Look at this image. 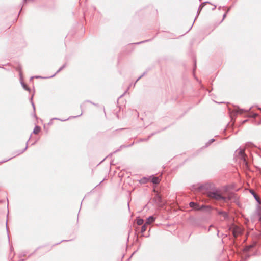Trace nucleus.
<instances>
[{
	"instance_id": "nucleus-1",
	"label": "nucleus",
	"mask_w": 261,
	"mask_h": 261,
	"mask_svg": "<svg viewBox=\"0 0 261 261\" xmlns=\"http://www.w3.org/2000/svg\"><path fill=\"white\" fill-rule=\"evenodd\" d=\"M207 196L211 198L216 200H223L226 201L227 198L222 196L221 194V191L218 189H214L207 192Z\"/></svg>"
},
{
	"instance_id": "nucleus-9",
	"label": "nucleus",
	"mask_w": 261,
	"mask_h": 261,
	"mask_svg": "<svg viewBox=\"0 0 261 261\" xmlns=\"http://www.w3.org/2000/svg\"><path fill=\"white\" fill-rule=\"evenodd\" d=\"M251 193L253 195V197L255 199V200L259 203H260V201L259 200V198L258 196L255 194V193L253 191H250Z\"/></svg>"
},
{
	"instance_id": "nucleus-25",
	"label": "nucleus",
	"mask_w": 261,
	"mask_h": 261,
	"mask_svg": "<svg viewBox=\"0 0 261 261\" xmlns=\"http://www.w3.org/2000/svg\"><path fill=\"white\" fill-rule=\"evenodd\" d=\"M226 13H225V14L223 15V18H224L226 17Z\"/></svg>"
},
{
	"instance_id": "nucleus-19",
	"label": "nucleus",
	"mask_w": 261,
	"mask_h": 261,
	"mask_svg": "<svg viewBox=\"0 0 261 261\" xmlns=\"http://www.w3.org/2000/svg\"><path fill=\"white\" fill-rule=\"evenodd\" d=\"M257 115H258V114H256V113H254V114L252 115V117L253 118H256V117H257Z\"/></svg>"
},
{
	"instance_id": "nucleus-15",
	"label": "nucleus",
	"mask_w": 261,
	"mask_h": 261,
	"mask_svg": "<svg viewBox=\"0 0 261 261\" xmlns=\"http://www.w3.org/2000/svg\"><path fill=\"white\" fill-rule=\"evenodd\" d=\"M215 141V139H211L209 140V141L206 143V145H210L212 143H213V142Z\"/></svg>"
},
{
	"instance_id": "nucleus-26",
	"label": "nucleus",
	"mask_w": 261,
	"mask_h": 261,
	"mask_svg": "<svg viewBox=\"0 0 261 261\" xmlns=\"http://www.w3.org/2000/svg\"><path fill=\"white\" fill-rule=\"evenodd\" d=\"M144 42V41H142V42H138V43H137V44H140V43H141Z\"/></svg>"
},
{
	"instance_id": "nucleus-8",
	"label": "nucleus",
	"mask_w": 261,
	"mask_h": 261,
	"mask_svg": "<svg viewBox=\"0 0 261 261\" xmlns=\"http://www.w3.org/2000/svg\"><path fill=\"white\" fill-rule=\"evenodd\" d=\"M151 182L155 184H158L160 182V179L158 177H152L151 178Z\"/></svg>"
},
{
	"instance_id": "nucleus-7",
	"label": "nucleus",
	"mask_w": 261,
	"mask_h": 261,
	"mask_svg": "<svg viewBox=\"0 0 261 261\" xmlns=\"http://www.w3.org/2000/svg\"><path fill=\"white\" fill-rule=\"evenodd\" d=\"M155 217H154L153 216H150L147 219V220L145 222V224H146V225H149L152 222H154L155 221Z\"/></svg>"
},
{
	"instance_id": "nucleus-20",
	"label": "nucleus",
	"mask_w": 261,
	"mask_h": 261,
	"mask_svg": "<svg viewBox=\"0 0 261 261\" xmlns=\"http://www.w3.org/2000/svg\"><path fill=\"white\" fill-rule=\"evenodd\" d=\"M144 74H145V73H143V74L142 75H141L140 77H139L137 79V80H136V82H137L139 80H140V79H141V77H142Z\"/></svg>"
},
{
	"instance_id": "nucleus-18",
	"label": "nucleus",
	"mask_w": 261,
	"mask_h": 261,
	"mask_svg": "<svg viewBox=\"0 0 261 261\" xmlns=\"http://www.w3.org/2000/svg\"><path fill=\"white\" fill-rule=\"evenodd\" d=\"M244 111L243 109H239L238 112L240 114H242Z\"/></svg>"
},
{
	"instance_id": "nucleus-13",
	"label": "nucleus",
	"mask_w": 261,
	"mask_h": 261,
	"mask_svg": "<svg viewBox=\"0 0 261 261\" xmlns=\"http://www.w3.org/2000/svg\"><path fill=\"white\" fill-rule=\"evenodd\" d=\"M144 223V220L142 219H138L137 220V224L138 225H142Z\"/></svg>"
},
{
	"instance_id": "nucleus-24",
	"label": "nucleus",
	"mask_w": 261,
	"mask_h": 261,
	"mask_svg": "<svg viewBox=\"0 0 261 261\" xmlns=\"http://www.w3.org/2000/svg\"><path fill=\"white\" fill-rule=\"evenodd\" d=\"M32 106H33V108L35 109V105H34V103L32 102Z\"/></svg>"
},
{
	"instance_id": "nucleus-6",
	"label": "nucleus",
	"mask_w": 261,
	"mask_h": 261,
	"mask_svg": "<svg viewBox=\"0 0 261 261\" xmlns=\"http://www.w3.org/2000/svg\"><path fill=\"white\" fill-rule=\"evenodd\" d=\"M241 232V229L238 227H235L232 230V233L234 237H238Z\"/></svg>"
},
{
	"instance_id": "nucleus-29",
	"label": "nucleus",
	"mask_w": 261,
	"mask_h": 261,
	"mask_svg": "<svg viewBox=\"0 0 261 261\" xmlns=\"http://www.w3.org/2000/svg\"><path fill=\"white\" fill-rule=\"evenodd\" d=\"M216 8V6H215L213 9H215Z\"/></svg>"
},
{
	"instance_id": "nucleus-3",
	"label": "nucleus",
	"mask_w": 261,
	"mask_h": 261,
	"mask_svg": "<svg viewBox=\"0 0 261 261\" xmlns=\"http://www.w3.org/2000/svg\"><path fill=\"white\" fill-rule=\"evenodd\" d=\"M189 205L191 207L194 208L197 210H202L204 207H205V205H203L201 206H200L197 203L194 202H191L189 203Z\"/></svg>"
},
{
	"instance_id": "nucleus-14",
	"label": "nucleus",
	"mask_w": 261,
	"mask_h": 261,
	"mask_svg": "<svg viewBox=\"0 0 261 261\" xmlns=\"http://www.w3.org/2000/svg\"><path fill=\"white\" fill-rule=\"evenodd\" d=\"M66 64H64L61 68L59 69V70L56 72V74L59 73L60 71L63 70L66 67Z\"/></svg>"
},
{
	"instance_id": "nucleus-16",
	"label": "nucleus",
	"mask_w": 261,
	"mask_h": 261,
	"mask_svg": "<svg viewBox=\"0 0 261 261\" xmlns=\"http://www.w3.org/2000/svg\"><path fill=\"white\" fill-rule=\"evenodd\" d=\"M253 247V246L252 245H249V246H247L245 248V250L246 251H248L249 250V249Z\"/></svg>"
},
{
	"instance_id": "nucleus-2",
	"label": "nucleus",
	"mask_w": 261,
	"mask_h": 261,
	"mask_svg": "<svg viewBox=\"0 0 261 261\" xmlns=\"http://www.w3.org/2000/svg\"><path fill=\"white\" fill-rule=\"evenodd\" d=\"M236 155L237 158L240 160V161L243 164V165L247 167L248 163L246 161L247 155L244 152V150L241 149H237L236 151Z\"/></svg>"
},
{
	"instance_id": "nucleus-17",
	"label": "nucleus",
	"mask_w": 261,
	"mask_h": 261,
	"mask_svg": "<svg viewBox=\"0 0 261 261\" xmlns=\"http://www.w3.org/2000/svg\"><path fill=\"white\" fill-rule=\"evenodd\" d=\"M22 85L24 89H25L27 90L30 91V88H29L26 85H25L24 83H22Z\"/></svg>"
},
{
	"instance_id": "nucleus-10",
	"label": "nucleus",
	"mask_w": 261,
	"mask_h": 261,
	"mask_svg": "<svg viewBox=\"0 0 261 261\" xmlns=\"http://www.w3.org/2000/svg\"><path fill=\"white\" fill-rule=\"evenodd\" d=\"M40 131V127L38 126H36L33 130V133L35 134H37Z\"/></svg>"
},
{
	"instance_id": "nucleus-12",
	"label": "nucleus",
	"mask_w": 261,
	"mask_h": 261,
	"mask_svg": "<svg viewBox=\"0 0 261 261\" xmlns=\"http://www.w3.org/2000/svg\"><path fill=\"white\" fill-rule=\"evenodd\" d=\"M147 225H146V224L145 223L142 226L141 229V232L142 233H143L146 230Z\"/></svg>"
},
{
	"instance_id": "nucleus-11",
	"label": "nucleus",
	"mask_w": 261,
	"mask_h": 261,
	"mask_svg": "<svg viewBox=\"0 0 261 261\" xmlns=\"http://www.w3.org/2000/svg\"><path fill=\"white\" fill-rule=\"evenodd\" d=\"M260 208L259 207H258V210L256 212V215L258 217V220L259 221H261V212L260 211Z\"/></svg>"
},
{
	"instance_id": "nucleus-4",
	"label": "nucleus",
	"mask_w": 261,
	"mask_h": 261,
	"mask_svg": "<svg viewBox=\"0 0 261 261\" xmlns=\"http://www.w3.org/2000/svg\"><path fill=\"white\" fill-rule=\"evenodd\" d=\"M153 201L159 206L162 205V197L159 195L156 194L153 198Z\"/></svg>"
},
{
	"instance_id": "nucleus-23",
	"label": "nucleus",
	"mask_w": 261,
	"mask_h": 261,
	"mask_svg": "<svg viewBox=\"0 0 261 261\" xmlns=\"http://www.w3.org/2000/svg\"><path fill=\"white\" fill-rule=\"evenodd\" d=\"M27 147H28V146H27V145H26V146H25V147L24 149L23 150H22V151H21V153H22L23 152H24V151L27 149Z\"/></svg>"
},
{
	"instance_id": "nucleus-22",
	"label": "nucleus",
	"mask_w": 261,
	"mask_h": 261,
	"mask_svg": "<svg viewBox=\"0 0 261 261\" xmlns=\"http://www.w3.org/2000/svg\"><path fill=\"white\" fill-rule=\"evenodd\" d=\"M201 9H202V7H201V5H200L199 7L198 12H199L201 10Z\"/></svg>"
},
{
	"instance_id": "nucleus-21",
	"label": "nucleus",
	"mask_w": 261,
	"mask_h": 261,
	"mask_svg": "<svg viewBox=\"0 0 261 261\" xmlns=\"http://www.w3.org/2000/svg\"><path fill=\"white\" fill-rule=\"evenodd\" d=\"M201 9H202V7H201V5H200L199 7L198 12H199L201 10Z\"/></svg>"
},
{
	"instance_id": "nucleus-28",
	"label": "nucleus",
	"mask_w": 261,
	"mask_h": 261,
	"mask_svg": "<svg viewBox=\"0 0 261 261\" xmlns=\"http://www.w3.org/2000/svg\"><path fill=\"white\" fill-rule=\"evenodd\" d=\"M40 76H36V78H40Z\"/></svg>"
},
{
	"instance_id": "nucleus-27",
	"label": "nucleus",
	"mask_w": 261,
	"mask_h": 261,
	"mask_svg": "<svg viewBox=\"0 0 261 261\" xmlns=\"http://www.w3.org/2000/svg\"><path fill=\"white\" fill-rule=\"evenodd\" d=\"M261 124V121H259V122L257 123V125H259V124Z\"/></svg>"
},
{
	"instance_id": "nucleus-5",
	"label": "nucleus",
	"mask_w": 261,
	"mask_h": 261,
	"mask_svg": "<svg viewBox=\"0 0 261 261\" xmlns=\"http://www.w3.org/2000/svg\"><path fill=\"white\" fill-rule=\"evenodd\" d=\"M218 214L219 215H222L223 217L224 220L228 219L229 218L228 214L226 212L218 211Z\"/></svg>"
}]
</instances>
